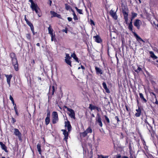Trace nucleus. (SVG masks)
Returning <instances> with one entry per match:
<instances>
[{"label":"nucleus","instance_id":"f257e3e1","mask_svg":"<svg viewBox=\"0 0 158 158\" xmlns=\"http://www.w3.org/2000/svg\"><path fill=\"white\" fill-rule=\"evenodd\" d=\"M10 56L11 58L12 64L14 66V69L16 71H17L19 70L18 67V64L15 54L14 53H12L10 54Z\"/></svg>","mask_w":158,"mask_h":158},{"label":"nucleus","instance_id":"f03ea898","mask_svg":"<svg viewBox=\"0 0 158 158\" xmlns=\"http://www.w3.org/2000/svg\"><path fill=\"white\" fill-rule=\"evenodd\" d=\"M59 121V118L57 113L56 111H53L52 114V122L53 124H55Z\"/></svg>","mask_w":158,"mask_h":158},{"label":"nucleus","instance_id":"7ed1b4c3","mask_svg":"<svg viewBox=\"0 0 158 158\" xmlns=\"http://www.w3.org/2000/svg\"><path fill=\"white\" fill-rule=\"evenodd\" d=\"M92 129L90 127H89L88 128L83 132H81L80 133V136L83 137H85L89 133H92Z\"/></svg>","mask_w":158,"mask_h":158},{"label":"nucleus","instance_id":"20e7f679","mask_svg":"<svg viewBox=\"0 0 158 158\" xmlns=\"http://www.w3.org/2000/svg\"><path fill=\"white\" fill-rule=\"evenodd\" d=\"M64 108L65 109H66L68 111L70 112V113L69 114V115L71 118H73L74 119H76V117L75 116V113L73 109L69 108L67 106H64Z\"/></svg>","mask_w":158,"mask_h":158},{"label":"nucleus","instance_id":"39448f33","mask_svg":"<svg viewBox=\"0 0 158 158\" xmlns=\"http://www.w3.org/2000/svg\"><path fill=\"white\" fill-rule=\"evenodd\" d=\"M14 133L18 137L20 140H21V137L22 134L18 129L15 128L14 129Z\"/></svg>","mask_w":158,"mask_h":158},{"label":"nucleus","instance_id":"423d86ee","mask_svg":"<svg viewBox=\"0 0 158 158\" xmlns=\"http://www.w3.org/2000/svg\"><path fill=\"white\" fill-rule=\"evenodd\" d=\"M142 24L141 21L139 19H136L134 22V25L138 29H140V26Z\"/></svg>","mask_w":158,"mask_h":158},{"label":"nucleus","instance_id":"0eeeda50","mask_svg":"<svg viewBox=\"0 0 158 158\" xmlns=\"http://www.w3.org/2000/svg\"><path fill=\"white\" fill-rule=\"evenodd\" d=\"M96 122L98 123L99 125L101 127L102 126V123L101 121V118L98 113L97 114L96 118Z\"/></svg>","mask_w":158,"mask_h":158},{"label":"nucleus","instance_id":"6e6552de","mask_svg":"<svg viewBox=\"0 0 158 158\" xmlns=\"http://www.w3.org/2000/svg\"><path fill=\"white\" fill-rule=\"evenodd\" d=\"M50 13L51 15V17H57L58 18H61V15L53 11H51Z\"/></svg>","mask_w":158,"mask_h":158},{"label":"nucleus","instance_id":"1a4fd4ad","mask_svg":"<svg viewBox=\"0 0 158 158\" xmlns=\"http://www.w3.org/2000/svg\"><path fill=\"white\" fill-rule=\"evenodd\" d=\"M110 14L114 19H117V16L116 14V11L111 10L110 12Z\"/></svg>","mask_w":158,"mask_h":158},{"label":"nucleus","instance_id":"9d476101","mask_svg":"<svg viewBox=\"0 0 158 158\" xmlns=\"http://www.w3.org/2000/svg\"><path fill=\"white\" fill-rule=\"evenodd\" d=\"M5 76L6 78V81L8 84L9 85V87L10 86V80L12 77V75H5Z\"/></svg>","mask_w":158,"mask_h":158},{"label":"nucleus","instance_id":"9b49d317","mask_svg":"<svg viewBox=\"0 0 158 158\" xmlns=\"http://www.w3.org/2000/svg\"><path fill=\"white\" fill-rule=\"evenodd\" d=\"M61 131H63V134L64 136V139L67 142V139H68V132L66 131L65 130L62 129L61 130Z\"/></svg>","mask_w":158,"mask_h":158},{"label":"nucleus","instance_id":"f8f14e48","mask_svg":"<svg viewBox=\"0 0 158 158\" xmlns=\"http://www.w3.org/2000/svg\"><path fill=\"white\" fill-rule=\"evenodd\" d=\"M65 126L66 127H67L69 131L71 128V126L70 125V123L69 121L65 122Z\"/></svg>","mask_w":158,"mask_h":158},{"label":"nucleus","instance_id":"ddd939ff","mask_svg":"<svg viewBox=\"0 0 158 158\" xmlns=\"http://www.w3.org/2000/svg\"><path fill=\"white\" fill-rule=\"evenodd\" d=\"M31 8L32 9V10L35 11L37 10H40V8L38 6L36 3L30 6Z\"/></svg>","mask_w":158,"mask_h":158},{"label":"nucleus","instance_id":"4468645a","mask_svg":"<svg viewBox=\"0 0 158 158\" xmlns=\"http://www.w3.org/2000/svg\"><path fill=\"white\" fill-rule=\"evenodd\" d=\"M55 91V87L54 85L50 86L49 89V93L52 94V95H53Z\"/></svg>","mask_w":158,"mask_h":158},{"label":"nucleus","instance_id":"2eb2a0df","mask_svg":"<svg viewBox=\"0 0 158 158\" xmlns=\"http://www.w3.org/2000/svg\"><path fill=\"white\" fill-rule=\"evenodd\" d=\"M145 122L147 129L149 130V131L150 132L151 130L152 129V127L149 123L147 122V120H145Z\"/></svg>","mask_w":158,"mask_h":158},{"label":"nucleus","instance_id":"dca6fc26","mask_svg":"<svg viewBox=\"0 0 158 158\" xmlns=\"http://www.w3.org/2000/svg\"><path fill=\"white\" fill-rule=\"evenodd\" d=\"M136 111L137 112L135 114V116L136 117H139L140 116L141 113V109L139 107L138 109L136 110Z\"/></svg>","mask_w":158,"mask_h":158},{"label":"nucleus","instance_id":"f3484780","mask_svg":"<svg viewBox=\"0 0 158 158\" xmlns=\"http://www.w3.org/2000/svg\"><path fill=\"white\" fill-rule=\"evenodd\" d=\"M102 85L103 88L106 90V92L107 93H109L110 91L109 89L107 88L106 83L105 82H103Z\"/></svg>","mask_w":158,"mask_h":158},{"label":"nucleus","instance_id":"a211bd4d","mask_svg":"<svg viewBox=\"0 0 158 158\" xmlns=\"http://www.w3.org/2000/svg\"><path fill=\"white\" fill-rule=\"evenodd\" d=\"M134 35L136 37V39L138 41H142L143 42H144V41H143L137 34L135 33L134 34Z\"/></svg>","mask_w":158,"mask_h":158},{"label":"nucleus","instance_id":"6ab92c4d","mask_svg":"<svg viewBox=\"0 0 158 158\" xmlns=\"http://www.w3.org/2000/svg\"><path fill=\"white\" fill-rule=\"evenodd\" d=\"M94 38L95 39V41L97 43H100L102 41L101 39L98 35L94 36Z\"/></svg>","mask_w":158,"mask_h":158},{"label":"nucleus","instance_id":"aec40b11","mask_svg":"<svg viewBox=\"0 0 158 158\" xmlns=\"http://www.w3.org/2000/svg\"><path fill=\"white\" fill-rule=\"evenodd\" d=\"M95 69L96 71V73L97 74H102V71L100 69L96 67L95 68Z\"/></svg>","mask_w":158,"mask_h":158},{"label":"nucleus","instance_id":"412c9836","mask_svg":"<svg viewBox=\"0 0 158 158\" xmlns=\"http://www.w3.org/2000/svg\"><path fill=\"white\" fill-rule=\"evenodd\" d=\"M71 59L65 58V63L69 65L70 67H72L71 61L70 60Z\"/></svg>","mask_w":158,"mask_h":158},{"label":"nucleus","instance_id":"4be33fe9","mask_svg":"<svg viewBox=\"0 0 158 158\" xmlns=\"http://www.w3.org/2000/svg\"><path fill=\"white\" fill-rule=\"evenodd\" d=\"M0 145L1 146V147L2 149L3 150H4L6 152H7L6 147L5 145L2 142H0Z\"/></svg>","mask_w":158,"mask_h":158},{"label":"nucleus","instance_id":"5701e85b","mask_svg":"<svg viewBox=\"0 0 158 158\" xmlns=\"http://www.w3.org/2000/svg\"><path fill=\"white\" fill-rule=\"evenodd\" d=\"M149 54L151 55V57L154 59H157V57L154 54L152 51H150Z\"/></svg>","mask_w":158,"mask_h":158},{"label":"nucleus","instance_id":"b1692460","mask_svg":"<svg viewBox=\"0 0 158 158\" xmlns=\"http://www.w3.org/2000/svg\"><path fill=\"white\" fill-rule=\"evenodd\" d=\"M139 97H140V98H141V99L143 100L144 102H145V103L146 102H147V101L146 99H145L144 98V97L143 96V94L142 93H140L139 94Z\"/></svg>","mask_w":158,"mask_h":158},{"label":"nucleus","instance_id":"393cba45","mask_svg":"<svg viewBox=\"0 0 158 158\" xmlns=\"http://www.w3.org/2000/svg\"><path fill=\"white\" fill-rule=\"evenodd\" d=\"M48 31L49 33L52 35V34H53V30L52 28H51V27L50 25L49 26V27L48 28Z\"/></svg>","mask_w":158,"mask_h":158},{"label":"nucleus","instance_id":"a878e982","mask_svg":"<svg viewBox=\"0 0 158 158\" xmlns=\"http://www.w3.org/2000/svg\"><path fill=\"white\" fill-rule=\"evenodd\" d=\"M97 108V106L92 105L91 104H89V108L91 110L96 109Z\"/></svg>","mask_w":158,"mask_h":158},{"label":"nucleus","instance_id":"bb28decb","mask_svg":"<svg viewBox=\"0 0 158 158\" xmlns=\"http://www.w3.org/2000/svg\"><path fill=\"white\" fill-rule=\"evenodd\" d=\"M37 150L39 152L40 154H41V145L40 144H38L37 146Z\"/></svg>","mask_w":158,"mask_h":158},{"label":"nucleus","instance_id":"cd10ccee","mask_svg":"<svg viewBox=\"0 0 158 158\" xmlns=\"http://www.w3.org/2000/svg\"><path fill=\"white\" fill-rule=\"evenodd\" d=\"M45 124L47 125H48L50 122V117H46L45 119Z\"/></svg>","mask_w":158,"mask_h":158},{"label":"nucleus","instance_id":"c85d7f7f","mask_svg":"<svg viewBox=\"0 0 158 158\" xmlns=\"http://www.w3.org/2000/svg\"><path fill=\"white\" fill-rule=\"evenodd\" d=\"M137 14L136 13H134V12H132L131 13V19L132 20H133L134 18H135V17H136L137 16Z\"/></svg>","mask_w":158,"mask_h":158},{"label":"nucleus","instance_id":"c756f323","mask_svg":"<svg viewBox=\"0 0 158 158\" xmlns=\"http://www.w3.org/2000/svg\"><path fill=\"white\" fill-rule=\"evenodd\" d=\"M26 37L28 40H31V36L30 34H26Z\"/></svg>","mask_w":158,"mask_h":158},{"label":"nucleus","instance_id":"7c9ffc66","mask_svg":"<svg viewBox=\"0 0 158 158\" xmlns=\"http://www.w3.org/2000/svg\"><path fill=\"white\" fill-rule=\"evenodd\" d=\"M98 158H108V156H103L102 155H98Z\"/></svg>","mask_w":158,"mask_h":158},{"label":"nucleus","instance_id":"2f4dec72","mask_svg":"<svg viewBox=\"0 0 158 158\" xmlns=\"http://www.w3.org/2000/svg\"><path fill=\"white\" fill-rule=\"evenodd\" d=\"M26 23L28 26H29L30 27V28H33V26L31 22H30L29 21H28V22H26Z\"/></svg>","mask_w":158,"mask_h":158},{"label":"nucleus","instance_id":"473e14b6","mask_svg":"<svg viewBox=\"0 0 158 158\" xmlns=\"http://www.w3.org/2000/svg\"><path fill=\"white\" fill-rule=\"evenodd\" d=\"M75 8L79 13L80 14H82V10L78 9L77 7H75Z\"/></svg>","mask_w":158,"mask_h":158},{"label":"nucleus","instance_id":"72a5a7b5","mask_svg":"<svg viewBox=\"0 0 158 158\" xmlns=\"http://www.w3.org/2000/svg\"><path fill=\"white\" fill-rule=\"evenodd\" d=\"M141 71H142V69L139 67H138L137 69L135 70V71L137 73H139Z\"/></svg>","mask_w":158,"mask_h":158},{"label":"nucleus","instance_id":"f704fd0d","mask_svg":"<svg viewBox=\"0 0 158 158\" xmlns=\"http://www.w3.org/2000/svg\"><path fill=\"white\" fill-rule=\"evenodd\" d=\"M65 7L67 10H69L71 8L70 6L67 4H65Z\"/></svg>","mask_w":158,"mask_h":158},{"label":"nucleus","instance_id":"c9c22d12","mask_svg":"<svg viewBox=\"0 0 158 158\" xmlns=\"http://www.w3.org/2000/svg\"><path fill=\"white\" fill-rule=\"evenodd\" d=\"M123 13L124 17H128V14L127 12L126 11H123Z\"/></svg>","mask_w":158,"mask_h":158},{"label":"nucleus","instance_id":"e433bc0d","mask_svg":"<svg viewBox=\"0 0 158 158\" xmlns=\"http://www.w3.org/2000/svg\"><path fill=\"white\" fill-rule=\"evenodd\" d=\"M51 35V37L52 41L53 40L54 41L56 40V39L55 38V35L52 34V35Z\"/></svg>","mask_w":158,"mask_h":158},{"label":"nucleus","instance_id":"4c0bfd02","mask_svg":"<svg viewBox=\"0 0 158 158\" xmlns=\"http://www.w3.org/2000/svg\"><path fill=\"white\" fill-rule=\"evenodd\" d=\"M37 10L35 11V12L38 15L39 17H40L41 16V14L39 12V10Z\"/></svg>","mask_w":158,"mask_h":158},{"label":"nucleus","instance_id":"58836bf2","mask_svg":"<svg viewBox=\"0 0 158 158\" xmlns=\"http://www.w3.org/2000/svg\"><path fill=\"white\" fill-rule=\"evenodd\" d=\"M104 117L105 118V119L106 120L107 123H109L110 122V121L109 119L108 118L106 115H105Z\"/></svg>","mask_w":158,"mask_h":158},{"label":"nucleus","instance_id":"ea45409f","mask_svg":"<svg viewBox=\"0 0 158 158\" xmlns=\"http://www.w3.org/2000/svg\"><path fill=\"white\" fill-rule=\"evenodd\" d=\"M73 12H74V11H73ZM73 19L75 20H77L78 19L77 16V15H76L75 14L74 12H73Z\"/></svg>","mask_w":158,"mask_h":158},{"label":"nucleus","instance_id":"a19ab883","mask_svg":"<svg viewBox=\"0 0 158 158\" xmlns=\"http://www.w3.org/2000/svg\"><path fill=\"white\" fill-rule=\"evenodd\" d=\"M128 28L131 31H133V26L132 25H128Z\"/></svg>","mask_w":158,"mask_h":158},{"label":"nucleus","instance_id":"79ce46f5","mask_svg":"<svg viewBox=\"0 0 158 158\" xmlns=\"http://www.w3.org/2000/svg\"><path fill=\"white\" fill-rule=\"evenodd\" d=\"M65 55H66V56L65 57V58L71 59V56H70L69 54L66 53Z\"/></svg>","mask_w":158,"mask_h":158},{"label":"nucleus","instance_id":"37998d69","mask_svg":"<svg viewBox=\"0 0 158 158\" xmlns=\"http://www.w3.org/2000/svg\"><path fill=\"white\" fill-rule=\"evenodd\" d=\"M77 57V56H76L75 53H73L71 55V58L73 57L74 59V58H75Z\"/></svg>","mask_w":158,"mask_h":158},{"label":"nucleus","instance_id":"c03bdc74","mask_svg":"<svg viewBox=\"0 0 158 158\" xmlns=\"http://www.w3.org/2000/svg\"><path fill=\"white\" fill-rule=\"evenodd\" d=\"M29 1L31 3V6H32L35 4H36L32 0H29Z\"/></svg>","mask_w":158,"mask_h":158},{"label":"nucleus","instance_id":"a18cd8bd","mask_svg":"<svg viewBox=\"0 0 158 158\" xmlns=\"http://www.w3.org/2000/svg\"><path fill=\"white\" fill-rule=\"evenodd\" d=\"M46 117L50 118V111H48Z\"/></svg>","mask_w":158,"mask_h":158},{"label":"nucleus","instance_id":"49530a36","mask_svg":"<svg viewBox=\"0 0 158 158\" xmlns=\"http://www.w3.org/2000/svg\"><path fill=\"white\" fill-rule=\"evenodd\" d=\"M12 119V122L13 123H14L16 122V120L13 117H12L11 118Z\"/></svg>","mask_w":158,"mask_h":158},{"label":"nucleus","instance_id":"de8ad7c7","mask_svg":"<svg viewBox=\"0 0 158 158\" xmlns=\"http://www.w3.org/2000/svg\"><path fill=\"white\" fill-rule=\"evenodd\" d=\"M115 118L116 120H117L118 123V122L120 121L119 118L118 116H115Z\"/></svg>","mask_w":158,"mask_h":158},{"label":"nucleus","instance_id":"09e8293b","mask_svg":"<svg viewBox=\"0 0 158 158\" xmlns=\"http://www.w3.org/2000/svg\"><path fill=\"white\" fill-rule=\"evenodd\" d=\"M124 137V136H123V134L121 133V135L120 136V138L121 139H123Z\"/></svg>","mask_w":158,"mask_h":158},{"label":"nucleus","instance_id":"8fccbe9b","mask_svg":"<svg viewBox=\"0 0 158 158\" xmlns=\"http://www.w3.org/2000/svg\"><path fill=\"white\" fill-rule=\"evenodd\" d=\"M76 61V62H78V63H79V61L78 60V58L77 57H76L75 58H74V59Z\"/></svg>","mask_w":158,"mask_h":158},{"label":"nucleus","instance_id":"3c124183","mask_svg":"<svg viewBox=\"0 0 158 158\" xmlns=\"http://www.w3.org/2000/svg\"><path fill=\"white\" fill-rule=\"evenodd\" d=\"M76 61V62H78V63H79V61L78 60V58L77 57H76L75 58H74V59Z\"/></svg>","mask_w":158,"mask_h":158},{"label":"nucleus","instance_id":"603ef678","mask_svg":"<svg viewBox=\"0 0 158 158\" xmlns=\"http://www.w3.org/2000/svg\"><path fill=\"white\" fill-rule=\"evenodd\" d=\"M14 109L15 111H16L18 110L17 109V108L16 105H15V106H14Z\"/></svg>","mask_w":158,"mask_h":158},{"label":"nucleus","instance_id":"864d4df0","mask_svg":"<svg viewBox=\"0 0 158 158\" xmlns=\"http://www.w3.org/2000/svg\"><path fill=\"white\" fill-rule=\"evenodd\" d=\"M68 20L69 21H71L72 20V19L71 17H68L67 18Z\"/></svg>","mask_w":158,"mask_h":158},{"label":"nucleus","instance_id":"5fc2aeb1","mask_svg":"<svg viewBox=\"0 0 158 158\" xmlns=\"http://www.w3.org/2000/svg\"><path fill=\"white\" fill-rule=\"evenodd\" d=\"M124 19L125 21L127 22L128 20V17H124Z\"/></svg>","mask_w":158,"mask_h":158},{"label":"nucleus","instance_id":"6e6d98bb","mask_svg":"<svg viewBox=\"0 0 158 158\" xmlns=\"http://www.w3.org/2000/svg\"><path fill=\"white\" fill-rule=\"evenodd\" d=\"M10 99L11 101H12L14 100V99L13 98V97H12V96L10 95Z\"/></svg>","mask_w":158,"mask_h":158},{"label":"nucleus","instance_id":"4d7b16f0","mask_svg":"<svg viewBox=\"0 0 158 158\" xmlns=\"http://www.w3.org/2000/svg\"><path fill=\"white\" fill-rule=\"evenodd\" d=\"M135 1H136L137 3L139 4L141 3V1L140 0H135Z\"/></svg>","mask_w":158,"mask_h":158},{"label":"nucleus","instance_id":"13d9d810","mask_svg":"<svg viewBox=\"0 0 158 158\" xmlns=\"http://www.w3.org/2000/svg\"><path fill=\"white\" fill-rule=\"evenodd\" d=\"M63 32H65V33H67L68 32V30L67 28H66L63 31Z\"/></svg>","mask_w":158,"mask_h":158},{"label":"nucleus","instance_id":"bf43d9fd","mask_svg":"<svg viewBox=\"0 0 158 158\" xmlns=\"http://www.w3.org/2000/svg\"><path fill=\"white\" fill-rule=\"evenodd\" d=\"M31 30L32 31V32L33 34H34V26L32 28H31Z\"/></svg>","mask_w":158,"mask_h":158},{"label":"nucleus","instance_id":"052dcab7","mask_svg":"<svg viewBox=\"0 0 158 158\" xmlns=\"http://www.w3.org/2000/svg\"><path fill=\"white\" fill-rule=\"evenodd\" d=\"M24 19L26 22L29 21V20L27 19L26 15H25Z\"/></svg>","mask_w":158,"mask_h":158},{"label":"nucleus","instance_id":"680f3d73","mask_svg":"<svg viewBox=\"0 0 158 158\" xmlns=\"http://www.w3.org/2000/svg\"><path fill=\"white\" fill-rule=\"evenodd\" d=\"M132 19H131V21L130 22V23L129 24V25H132Z\"/></svg>","mask_w":158,"mask_h":158},{"label":"nucleus","instance_id":"e2e57ef3","mask_svg":"<svg viewBox=\"0 0 158 158\" xmlns=\"http://www.w3.org/2000/svg\"><path fill=\"white\" fill-rule=\"evenodd\" d=\"M90 22L91 24H93L94 25V22L92 20H90Z\"/></svg>","mask_w":158,"mask_h":158},{"label":"nucleus","instance_id":"0e129e2a","mask_svg":"<svg viewBox=\"0 0 158 158\" xmlns=\"http://www.w3.org/2000/svg\"><path fill=\"white\" fill-rule=\"evenodd\" d=\"M49 3H48V4H49V5L50 6H51L52 3V1L51 0H49Z\"/></svg>","mask_w":158,"mask_h":158},{"label":"nucleus","instance_id":"69168bd1","mask_svg":"<svg viewBox=\"0 0 158 158\" xmlns=\"http://www.w3.org/2000/svg\"><path fill=\"white\" fill-rule=\"evenodd\" d=\"M150 94H152L153 95H154L155 97L156 98V95L153 92H150Z\"/></svg>","mask_w":158,"mask_h":158},{"label":"nucleus","instance_id":"338daca9","mask_svg":"<svg viewBox=\"0 0 158 158\" xmlns=\"http://www.w3.org/2000/svg\"><path fill=\"white\" fill-rule=\"evenodd\" d=\"M155 103L156 104H158V101L157 100L156 98V102H155Z\"/></svg>","mask_w":158,"mask_h":158},{"label":"nucleus","instance_id":"774afa93","mask_svg":"<svg viewBox=\"0 0 158 158\" xmlns=\"http://www.w3.org/2000/svg\"><path fill=\"white\" fill-rule=\"evenodd\" d=\"M121 157L120 155H118L116 156V157L115 158H120Z\"/></svg>","mask_w":158,"mask_h":158}]
</instances>
